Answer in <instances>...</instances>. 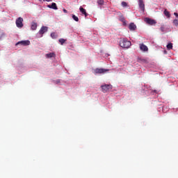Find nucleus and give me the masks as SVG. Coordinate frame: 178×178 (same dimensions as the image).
I'll use <instances>...</instances> for the list:
<instances>
[{
	"instance_id": "obj_27",
	"label": "nucleus",
	"mask_w": 178,
	"mask_h": 178,
	"mask_svg": "<svg viewBox=\"0 0 178 178\" xmlns=\"http://www.w3.org/2000/svg\"><path fill=\"white\" fill-rule=\"evenodd\" d=\"M43 1H45L46 2H49V1L51 0H43Z\"/></svg>"
},
{
	"instance_id": "obj_2",
	"label": "nucleus",
	"mask_w": 178,
	"mask_h": 178,
	"mask_svg": "<svg viewBox=\"0 0 178 178\" xmlns=\"http://www.w3.org/2000/svg\"><path fill=\"white\" fill-rule=\"evenodd\" d=\"M106 72H109V70L104 68H96L94 70L95 74H104L106 73Z\"/></svg>"
},
{
	"instance_id": "obj_7",
	"label": "nucleus",
	"mask_w": 178,
	"mask_h": 178,
	"mask_svg": "<svg viewBox=\"0 0 178 178\" xmlns=\"http://www.w3.org/2000/svg\"><path fill=\"white\" fill-rule=\"evenodd\" d=\"M19 44L24 45V47H26L27 45H30V42L29 40H22V41L18 42L16 44V45H19Z\"/></svg>"
},
{
	"instance_id": "obj_28",
	"label": "nucleus",
	"mask_w": 178,
	"mask_h": 178,
	"mask_svg": "<svg viewBox=\"0 0 178 178\" xmlns=\"http://www.w3.org/2000/svg\"><path fill=\"white\" fill-rule=\"evenodd\" d=\"M57 83H59V80L57 81Z\"/></svg>"
},
{
	"instance_id": "obj_1",
	"label": "nucleus",
	"mask_w": 178,
	"mask_h": 178,
	"mask_svg": "<svg viewBox=\"0 0 178 178\" xmlns=\"http://www.w3.org/2000/svg\"><path fill=\"white\" fill-rule=\"evenodd\" d=\"M120 46L121 48H130V47H131V42L127 40V39L121 38L120 40Z\"/></svg>"
},
{
	"instance_id": "obj_24",
	"label": "nucleus",
	"mask_w": 178,
	"mask_h": 178,
	"mask_svg": "<svg viewBox=\"0 0 178 178\" xmlns=\"http://www.w3.org/2000/svg\"><path fill=\"white\" fill-rule=\"evenodd\" d=\"M161 31H162V33H163V31H165V26H161L160 28Z\"/></svg>"
},
{
	"instance_id": "obj_19",
	"label": "nucleus",
	"mask_w": 178,
	"mask_h": 178,
	"mask_svg": "<svg viewBox=\"0 0 178 178\" xmlns=\"http://www.w3.org/2000/svg\"><path fill=\"white\" fill-rule=\"evenodd\" d=\"M72 19H74L75 22H79V17L74 15H72Z\"/></svg>"
},
{
	"instance_id": "obj_3",
	"label": "nucleus",
	"mask_w": 178,
	"mask_h": 178,
	"mask_svg": "<svg viewBox=\"0 0 178 178\" xmlns=\"http://www.w3.org/2000/svg\"><path fill=\"white\" fill-rule=\"evenodd\" d=\"M101 88H102V92H109V91L112 90V85H108V84L102 85L101 86Z\"/></svg>"
},
{
	"instance_id": "obj_23",
	"label": "nucleus",
	"mask_w": 178,
	"mask_h": 178,
	"mask_svg": "<svg viewBox=\"0 0 178 178\" xmlns=\"http://www.w3.org/2000/svg\"><path fill=\"white\" fill-rule=\"evenodd\" d=\"M138 62H143V63H145L147 62V60L144 59V58H139L138 59Z\"/></svg>"
},
{
	"instance_id": "obj_8",
	"label": "nucleus",
	"mask_w": 178,
	"mask_h": 178,
	"mask_svg": "<svg viewBox=\"0 0 178 178\" xmlns=\"http://www.w3.org/2000/svg\"><path fill=\"white\" fill-rule=\"evenodd\" d=\"M47 31H48V27L42 26L40 30L39 31V34H41V35H42V34H44V33H47Z\"/></svg>"
},
{
	"instance_id": "obj_26",
	"label": "nucleus",
	"mask_w": 178,
	"mask_h": 178,
	"mask_svg": "<svg viewBox=\"0 0 178 178\" xmlns=\"http://www.w3.org/2000/svg\"><path fill=\"white\" fill-rule=\"evenodd\" d=\"M174 15H175V16H176V17H178V13H175Z\"/></svg>"
},
{
	"instance_id": "obj_10",
	"label": "nucleus",
	"mask_w": 178,
	"mask_h": 178,
	"mask_svg": "<svg viewBox=\"0 0 178 178\" xmlns=\"http://www.w3.org/2000/svg\"><path fill=\"white\" fill-rule=\"evenodd\" d=\"M140 51H143L144 52H147V51H148V47L144 44H140Z\"/></svg>"
},
{
	"instance_id": "obj_25",
	"label": "nucleus",
	"mask_w": 178,
	"mask_h": 178,
	"mask_svg": "<svg viewBox=\"0 0 178 178\" xmlns=\"http://www.w3.org/2000/svg\"><path fill=\"white\" fill-rule=\"evenodd\" d=\"M63 10L64 13H67V10L66 9L64 8Z\"/></svg>"
},
{
	"instance_id": "obj_16",
	"label": "nucleus",
	"mask_w": 178,
	"mask_h": 178,
	"mask_svg": "<svg viewBox=\"0 0 178 178\" xmlns=\"http://www.w3.org/2000/svg\"><path fill=\"white\" fill-rule=\"evenodd\" d=\"M164 15L165 16H167L168 17H170V13H169L168 10H164Z\"/></svg>"
},
{
	"instance_id": "obj_18",
	"label": "nucleus",
	"mask_w": 178,
	"mask_h": 178,
	"mask_svg": "<svg viewBox=\"0 0 178 178\" xmlns=\"http://www.w3.org/2000/svg\"><path fill=\"white\" fill-rule=\"evenodd\" d=\"M51 38H58V35L57 34H56L55 33H51Z\"/></svg>"
},
{
	"instance_id": "obj_17",
	"label": "nucleus",
	"mask_w": 178,
	"mask_h": 178,
	"mask_svg": "<svg viewBox=\"0 0 178 178\" xmlns=\"http://www.w3.org/2000/svg\"><path fill=\"white\" fill-rule=\"evenodd\" d=\"M59 42L61 44V45H63V44H65V42H66V40L63 39V38H60L59 39Z\"/></svg>"
},
{
	"instance_id": "obj_4",
	"label": "nucleus",
	"mask_w": 178,
	"mask_h": 178,
	"mask_svg": "<svg viewBox=\"0 0 178 178\" xmlns=\"http://www.w3.org/2000/svg\"><path fill=\"white\" fill-rule=\"evenodd\" d=\"M16 26L19 29H22V27H23V19L21 17H19L18 19H17Z\"/></svg>"
},
{
	"instance_id": "obj_12",
	"label": "nucleus",
	"mask_w": 178,
	"mask_h": 178,
	"mask_svg": "<svg viewBox=\"0 0 178 178\" xmlns=\"http://www.w3.org/2000/svg\"><path fill=\"white\" fill-rule=\"evenodd\" d=\"M79 10L82 15H84L85 17H87V16H88V14H87V11H86V9H84L83 7H80Z\"/></svg>"
},
{
	"instance_id": "obj_29",
	"label": "nucleus",
	"mask_w": 178,
	"mask_h": 178,
	"mask_svg": "<svg viewBox=\"0 0 178 178\" xmlns=\"http://www.w3.org/2000/svg\"><path fill=\"white\" fill-rule=\"evenodd\" d=\"M2 35H5V34L2 33Z\"/></svg>"
},
{
	"instance_id": "obj_5",
	"label": "nucleus",
	"mask_w": 178,
	"mask_h": 178,
	"mask_svg": "<svg viewBox=\"0 0 178 178\" xmlns=\"http://www.w3.org/2000/svg\"><path fill=\"white\" fill-rule=\"evenodd\" d=\"M138 4L140 9L144 12L145 10V4H144L143 0H138Z\"/></svg>"
},
{
	"instance_id": "obj_21",
	"label": "nucleus",
	"mask_w": 178,
	"mask_h": 178,
	"mask_svg": "<svg viewBox=\"0 0 178 178\" xmlns=\"http://www.w3.org/2000/svg\"><path fill=\"white\" fill-rule=\"evenodd\" d=\"M122 6H123L124 8H125L126 6H127V3H126V1H122Z\"/></svg>"
},
{
	"instance_id": "obj_20",
	"label": "nucleus",
	"mask_w": 178,
	"mask_h": 178,
	"mask_svg": "<svg viewBox=\"0 0 178 178\" xmlns=\"http://www.w3.org/2000/svg\"><path fill=\"white\" fill-rule=\"evenodd\" d=\"M98 5H104V0H97Z\"/></svg>"
},
{
	"instance_id": "obj_6",
	"label": "nucleus",
	"mask_w": 178,
	"mask_h": 178,
	"mask_svg": "<svg viewBox=\"0 0 178 178\" xmlns=\"http://www.w3.org/2000/svg\"><path fill=\"white\" fill-rule=\"evenodd\" d=\"M145 22L146 23H147V24H150L151 26H154V24H156V22L155 21V19L146 18Z\"/></svg>"
},
{
	"instance_id": "obj_9",
	"label": "nucleus",
	"mask_w": 178,
	"mask_h": 178,
	"mask_svg": "<svg viewBox=\"0 0 178 178\" xmlns=\"http://www.w3.org/2000/svg\"><path fill=\"white\" fill-rule=\"evenodd\" d=\"M47 8H49V9H54V10H58L56 3H52L51 5H47Z\"/></svg>"
},
{
	"instance_id": "obj_14",
	"label": "nucleus",
	"mask_w": 178,
	"mask_h": 178,
	"mask_svg": "<svg viewBox=\"0 0 178 178\" xmlns=\"http://www.w3.org/2000/svg\"><path fill=\"white\" fill-rule=\"evenodd\" d=\"M55 56V53H49L46 54L47 58H54Z\"/></svg>"
},
{
	"instance_id": "obj_15",
	"label": "nucleus",
	"mask_w": 178,
	"mask_h": 178,
	"mask_svg": "<svg viewBox=\"0 0 178 178\" xmlns=\"http://www.w3.org/2000/svg\"><path fill=\"white\" fill-rule=\"evenodd\" d=\"M172 48H173V44L169 43L168 44H167V49H168V51H170V49H172Z\"/></svg>"
},
{
	"instance_id": "obj_22",
	"label": "nucleus",
	"mask_w": 178,
	"mask_h": 178,
	"mask_svg": "<svg viewBox=\"0 0 178 178\" xmlns=\"http://www.w3.org/2000/svg\"><path fill=\"white\" fill-rule=\"evenodd\" d=\"M173 24H175V26H178V19H174Z\"/></svg>"
},
{
	"instance_id": "obj_11",
	"label": "nucleus",
	"mask_w": 178,
	"mask_h": 178,
	"mask_svg": "<svg viewBox=\"0 0 178 178\" xmlns=\"http://www.w3.org/2000/svg\"><path fill=\"white\" fill-rule=\"evenodd\" d=\"M129 30H131V31H134V30H136V29H137V26H136V24L132 22L129 24Z\"/></svg>"
},
{
	"instance_id": "obj_13",
	"label": "nucleus",
	"mask_w": 178,
	"mask_h": 178,
	"mask_svg": "<svg viewBox=\"0 0 178 178\" xmlns=\"http://www.w3.org/2000/svg\"><path fill=\"white\" fill-rule=\"evenodd\" d=\"M31 30H37V23L33 22L31 25Z\"/></svg>"
}]
</instances>
